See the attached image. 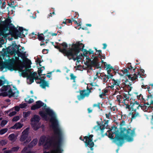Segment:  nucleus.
Here are the masks:
<instances>
[{
	"mask_svg": "<svg viewBox=\"0 0 153 153\" xmlns=\"http://www.w3.org/2000/svg\"><path fill=\"white\" fill-rule=\"evenodd\" d=\"M131 115V120L134 119L137 117H140V114L138 112H130L129 113L128 115Z\"/></svg>",
	"mask_w": 153,
	"mask_h": 153,
	"instance_id": "aec40b11",
	"label": "nucleus"
},
{
	"mask_svg": "<svg viewBox=\"0 0 153 153\" xmlns=\"http://www.w3.org/2000/svg\"><path fill=\"white\" fill-rule=\"evenodd\" d=\"M25 100V102H27L29 104L33 103L34 102L33 99L32 98H30L28 101H26V100Z\"/></svg>",
	"mask_w": 153,
	"mask_h": 153,
	"instance_id": "052dcab7",
	"label": "nucleus"
},
{
	"mask_svg": "<svg viewBox=\"0 0 153 153\" xmlns=\"http://www.w3.org/2000/svg\"><path fill=\"white\" fill-rule=\"evenodd\" d=\"M40 119L39 116L35 115L31 119V122H33L38 123Z\"/></svg>",
	"mask_w": 153,
	"mask_h": 153,
	"instance_id": "5701e85b",
	"label": "nucleus"
},
{
	"mask_svg": "<svg viewBox=\"0 0 153 153\" xmlns=\"http://www.w3.org/2000/svg\"><path fill=\"white\" fill-rule=\"evenodd\" d=\"M139 74V72H138L137 75L136 74H134L133 75L127 74H126V76H128L129 79L133 81L136 80V79H137L138 75Z\"/></svg>",
	"mask_w": 153,
	"mask_h": 153,
	"instance_id": "2eb2a0df",
	"label": "nucleus"
},
{
	"mask_svg": "<svg viewBox=\"0 0 153 153\" xmlns=\"http://www.w3.org/2000/svg\"><path fill=\"white\" fill-rule=\"evenodd\" d=\"M122 71L124 74H125L126 73H127L126 74H130V73L128 71V70L127 68L124 69L123 70H122Z\"/></svg>",
	"mask_w": 153,
	"mask_h": 153,
	"instance_id": "8fccbe9b",
	"label": "nucleus"
},
{
	"mask_svg": "<svg viewBox=\"0 0 153 153\" xmlns=\"http://www.w3.org/2000/svg\"><path fill=\"white\" fill-rule=\"evenodd\" d=\"M76 18H75L74 17H73L71 18L72 22L73 21L75 24H77L78 23V22L76 20Z\"/></svg>",
	"mask_w": 153,
	"mask_h": 153,
	"instance_id": "0e129e2a",
	"label": "nucleus"
},
{
	"mask_svg": "<svg viewBox=\"0 0 153 153\" xmlns=\"http://www.w3.org/2000/svg\"><path fill=\"white\" fill-rule=\"evenodd\" d=\"M77 46L76 47V50H75L72 59L74 61H75L80 59V55H78V54L82 51L83 52V54L81 53V56H88L87 54L89 53V51H87L86 49H84L85 47L84 45L82 43H80V42H77Z\"/></svg>",
	"mask_w": 153,
	"mask_h": 153,
	"instance_id": "20e7f679",
	"label": "nucleus"
},
{
	"mask_svg": "<svg viewBox=\"0 0 153 153\" xmlns=\"http://www.w3.org/2000/svg\"><path fill=\"white\" fill-rule=\"evenodd\" d=\"M23 125L20 123H16L13 126L11 127L12 129H16V130L21 128L23 126Z\"/></svg>",
	"mask_w": 153,
	"mask_h": 153,
	"instance_id": "4be33fe9",
	"label": "nucleus"
},
{
	"mask_svg": "<svg viewBox=\"0 0 153 153\" xmlns=\"http://www.w3.org/2000/svg\"><path fill=\"white\" fill-rule=\"evenodd\" d=\"M63 48V49H60V52L62 53L65 56H66L69 60L72 59L74 53L76 50V47L77 46V42L75 44L73 43L72 45V48L67 50L66 48L68 47L67 44L65 42H63L60 44Z\"/></svg>",
	"mask_w": 153,
	"mask_h": 153,
	"instance_id": "7ed1b4c3",
	"label": "nucleus"
},
{
	"mask_svg": "<svg viewBox=\"0 0 153 153\" xmlns=\"http://www.w3.org/2000/svg\"><path fill=\"white\" fill-rule=\"evenodd\" d=\"M66 21L67 22V23H70L72 24V20L71 19H66Z\"/></svg>",
	"mask_w": 153,
	"mask_h": 153,
	"instance_id": "338daca9",
	"label": "nucleus"
},
{
	"mask_svg": "<svg viewBox=\"0 0 153 153\" xmlns=\"http://www.w3.org/2000/svg\"><path fill=\"white\" fill-rule=\"evenodd\" d=\"M41 35H43V34L42 33L40 34H38V39L40 41H42L45 40V37L41 36Z\"/></svg>",
	"mask_w": 153,
	"mask_h": 153,
	"instance_id": "ea45409f",
	"label": "nucleus"
},
{
	"mask_svg": "<svg viewBox=\"0 0 153 153\" xmlns=\"http://www.w3.org/2000/svg\"><path fill=\"white\" fill-rule=\"evenodd\" d=\"M6 3L5 1H4L3 2L1 8L2 9H4L6 7Z\"/></svg>",
	"mask_w": 153,
	"mask_h": 153,
	"instance_id": "e2e57ef3",
	"label": "nucleus"
},
{
	"mask_svg": "<svg viewBox=\"0 0 153 153\" xmlns=\"http://www.w3.org/2000/svg\"><path fill=\"white\" fill-rule=\"evenodd\" d=\"M16 114V111H13L12 112L10 113L8 116L10 117H11L15 115Z\"/></svg>",
	"mask_w": 153,
	"mask_h": 153,
	"instance_id": "864d4df0",
	"label": "nucleus"
},
{
	"mask_svg": "<svg viewBox=\"0 0 153 153\" xmlns=\"http://www.w3.org/2000/svg\"><path fill=\"white\" fill-rule=\"evenodd\" d=\"M9 89L7 92L9 97L10 98L12 97H18V94H19V92L17 90V89L16 88H15V89L17 91L15 92H13L12 89L10 87Z\"/></svg>",
	"mask_w": 153,
	"mask_h": 153,
	"instance_id": "ddd939ff",
	"label": "nucleus"
},
{
	"mask_svg": "<svg viewBox=\"0 0 153 153\" xmlns=\"http://www.w3.org/2000/svg\"><path fill=\"white\" fill-rule=\"evenodd\" d=\"M9 140L14 142L17 139V136L13 133L10 134L8 137Z\"/></svg>",
	"mask_w": 153,
	"mask_h": 153,
	"instance_id": "a878e982",
	"label": "nucleus"
},
{
	"mask_svg": "<svg viewBox=\"0 0 153 153\" xmlns=\"http://www.w3.org/2000/svg\"><path fill=\"white\" fill-rule=\"evenodd\" d=\"M38 140L37 139H34L28 145V147L32 148L33 146L36 145L37 143Z\"/></svg>",
	"mask_w": 153,
	"mask_h": 153,
	"instance_id": "412c9836",
	"label": "nucleus"
},
{
	"mask_svg": "<svg viewBox=\"0 0 153 153\" xmlns=\"http://www.w3.org/2000/svg\"><path fill=\"white\" fill-rule=\"evenodd\" d=\"M9 88H10V85H4L0 88V90L1 92L6 91L9 89Z\"/></svg>",
	"mask_w": 153,
	"mask_h": 153,
	"instance_id": "c85d7f7f",
	"label": "nucleus"
},
{
	"mask_svg": "<svg viewBox=\"0 0 153 153\" xmlns=\"http://www.w3.org/2000/svg\"><path fill=\"white\" fill-rule=\"evenodd\" d=\"M27 149L28 147H25L22 151V153H27Z\"/></svg>",
	"mask_w": 153,
	"mask_h": 153,
	"instance_id": "6e6d98bb",
	"label": "nucleus"
},
{
	"mask_svg": "<svg viewBox=\"0 0 153 153\" xmlns=\"http://www.w3.org/2000/svg\"><path fill=\"white\" fill-rule=\"evenodd\" d=\"M8 5L10 7L13 8L14 9L16 6V5H15L14 1L11 2L10 4H8Z\"/></svg>",
	"mask_w": 153,
	"mask_h": 153,
	"instance_id": "79ce46f5",
	"label": "nucleus"
},
{
	"mask_svg": "<svg viewBox=\"0 0 153 153\" xmlns=\"http://www.w3.org/2000/svg\"><path fill=\"white\" fill-rule=\"evenodd\" d=\"M123 95V97H124V99L123 100L122 103H125L126 102V100L128 101L130 97L127 94H126L125 93L122 94Z\"/></svg>",
	"mask_w": 153,
	"mask_h": 153,
	"instance_id": "7c9ffc66",
	"label": "nucleus"
},
{
	"mask_svg": "<svg viewBox=\"0 0 153 153\" xmlns=\"http://www.w3.org/2000/svg\"><path fill=\"white\" fill-rule=\"evenodd\" d=\"M100 103L98 102L97 104H94L93 105V107H97L99 109L100 108Z\"/></svg>",
	"mask_w": 153,
	"mask_h": 153,
	"instance_id": "4d7b16f0",
	"label": "nucleus"
},
{
	"mask_svg": "<svg viewBox=\"0 0 153 153\" xmlns=\"http://www.w3.org/2000/svg\"><path fill=\"white\" fill-rule=\"evenodd\" d=\"M98 125L100 126L99 127L101 131V133L103 134V130L105 128V124L102 125V126L100 125V124H99Z\"/></svg>",
	"mask_w": 153,
	"mask_h": 153,
	"instance_id": "f704fd0d",
	"label": "nucleus"
},
{
	"mask_svg": "<svg viewBox=\"0 0 153 153\" xmlns=\"http://www.w3.org/2000/svg\"><path fill=\"white\" fill-rule=\"evenodd\" d=\"M45 69V67L42 66L41 67L38 68V74L39 77L41 76V74L42 73V71Z\"/></svg>",
	"mask_w": 153,
	"mask_h": 153,
	"instance_id": "72a5a7b5",
	"label": "nucleus"
},
{
	"mask_svg": "<svg viewBox=\"0 0 153 153\" xmlns=\"http://www.w3.org/2000/svg\"><path fill=\"white\" fill-rule=\"evenodd\" d=\"M28 136L27 132L25 131L24 130L22 132L21 137L20 139V140L21 142L24 141L27 139Z\"/></svg>",
	"mask_w": 153,
	"mask_h": 153,
	"instance_id": "6ab92c4d",
	"label": "nucleus"
},
{
	"mask_svg": "<svg viewBox=\"0 0 153 153\" xmlns=\"http://www.w3.org/2000/svg\"><path fill=\"white\" fill-rule=\"evenodd\" d=\"M7 144V142L5 140H2L0 141V145L4 146Z\"/></svg>",
	"mask_w": 153,
	"mask_h": 153,
	"instance_id": "de8ad7c7",
	"label": "nucleus"
},
{
	"mask_svg": "<svg viewBox=\"0 0 153 153\" xmlns=\"http://www.w3.org/2000/svg\"><path fill=\"white\" fill-rule=\"evenodd\" d=\"M8 94L7 92H4L1 93L0 94V95L1 96H2L3 97H6L8 95Z\"/></svg>",
	"mask_w": 153,
	"mask_h": 153,
	"instance_id": "bf43d9fd",
	"label": "nucleus"
},
{
	"mask_svg": "<svg viewBox=\"0 0 153 153\" xmlns=\"http://www.w3.org/2000/svg\"><path fill=\"white\" fill-rule=\"evenodd\" d=\"M19 30L21 34L20 38H22V36L25 37V35H27L28 34L27 30L26 29H24L22 27H19Z\"/></svg>",
	"mask_w": 153,
	"mask_h": 153,
	"instance_id": "f3484780",
	"label": "nucleus"
},
{
	"mask_svg": "<svg viewBox=\"0 0 153 153\" xmlns=\"http://www.w3.org/2000/svg\"><path fill=\"white\" fill-rule=\"evenodd\" d=\"M27 76V79L29 80V81L30 82V83L33 82H34V80L35 79L36 81V79H37V76L35 78L33 77L30 75H28Z\"/></svg>",
	"mask_w": 153,
	"mask_h": 153,
	"instance_id": "cd10ccee",
	"label": "nucleus"
},
{
	"mask_svg": "<svg viewBox=\"0 0 153 153\" xmlns=\"http://www.w3.org/2000/svg\"><path fill=\"white\" fill-rule=\"evenodd\" d=\"M38 124V123L36 122H31V126L34 130L36 131L39 128V126Z\"/></svg>",
	"mask_w": 153,
	"mask_h": 153,
	"instance_id": "b1692460",
	"label": "nucleus"
},
{
	"mask_svg": "<svg viewBox=\"0 0 153 153\" xmlns=\"http://www.w3.org/2000/svg\"><path fill=\"white\" fill-rule=\"evenodd\" d=\"M137 97L138 100H141L140 99V97H141L142 100V101L143 102H145L146 101V100L143 98V96L141 94L139 95H137Z\"/></svg>",
	"mask_w": 153,
	"mask_h": 153,
	"instance_id": "c9c22d12",
	"label": "nucleus"
},
{
	"mask_svg": "<svg viewBox=\"0 0 153 153\" xmlns=\"http://www.w3.org/2000/svg\"><path fill=\"white\" fill-rule=\"evenodd\" d=\"M117 101L119 103H122L123 102V100L124 99L123 97V95L121 94L120 95H117Z\"/></svg>",
	"mask_w": 153,
	"mask_h": 153,
	"instance_id": "bb28decb",
	"label": "nucleus"
},
{
	"mask_svg": "<svg viewBox=\"0 0 153 153\" xmlns=\"http://www.w3.org/2000/svg\"><path fill=\"white\" fill-rule=\"evenodd\" d=\"M90 65L91 66V68L92 67H95L97 69L99 68H101V67L100 66L99 63L98 62L95 61V59H93L90 62Z\"/></svg>",
	"mask_w": 153,
	"mask_h": 153,
	"instance_id": "dca6fc26",
	"label": "nucleus"
},
{
	"mask_svg": "<svg viewBox=\"0 0 153 153\" xmlns=\"http://www.w3.org/2000/svg\"><path fill=\"white\" fill-rule=\"evenodd\" d=\"M87 90H80L79 91V95L77 96V98L79 100H83L85 97H88L91 92V89H89L88 87L87 88Z\"/></svg>",
	"mask_w": 153,
	"mask_h": 153,
	"instance_id": "6e6552de",
	"label": "nucleus"
},
{
	"mask_svg": "<svg viewBox=\"0 0 153 153\" xmlns=\"http://www.w3.org/2000/svg\"><path fill=\"white\" fill-rule=\"evenodd\" d=\"M37 79H36V82L37 84H40V86L42 88H45L46 87H49V82L46 81L45 80L42 79H38V77H37Z\"/></svg>",
	"mask_w": 153,
	"mask_h": 153,
	"instance_id": "9b49d317",
	"label": "nucleus"
},
{
	"mask_svg": "<svg viewBox=\"0 0 153 153\" xmlns=\"http://www.w3.org/2000/svg\"><path fill=\"white\" fill-rule=\"evenodd\" d=\"M153 107L149 105V106H148L147 108H148V112H151L153 110Z\"/></svg>",
	"mask_w": 153,
	"mask_h": 153,
	"instance_id": "5fc2aeb1",
	"label": "nucleus"
},
{
	"mask_svg": "<svg viewBox=\"0 0 153 153\" xmlns=\"http://www.w3.org/2000/svg\"><path fill=\"white\" fill-rule=\"evenodd\" d=\"M20 108V106H15L14 107V110L17 111H19Z\"/></svg>",
	"mask_w": 153,
	"mask_h": 153,
	"instance_id": "69168bd1",
	"label": "nucleus"
},
{
	"mask_svg": "<svg viewBox=\"0 0 153 153\" xmlns=\"http://www.w3.org/2000/svg\"><path fill=\"white\" fill-rule=\"evenodd\" d=\"M19 119V117L18 116H16L13 117L12 119V121L13 122H16Z\"/></svg>",
	"mask_w": 153,
	"mask_h": 153,
	"instance_id": "49530a36",
	"label": "nucleus"
},
{
	"mask_svg": "<svg viewBox=\"0 0 153 153\" xmlns=\"http://www.w3.org/2000/svg\"><path fill=\"white\" fill-rule=\"evenodd\" d=\"M7 131L8 129L7 128H5L1 129L0 130V134L2 135L4 134Z\"/></svg>",
	"mask_w": 153,
	"mask_h": 153,
	"instance_id": "e433bc0d",
	"label": "nucleus"
},
{
	"mask_svg": "<svg viewBox=\"0 0 153 153\" xmlns=\"http://www.w3.org/2000/svg\"><path fill=\"white\" fill-rule=\"evenodd\" d=\"M19 147L18 146L13 147L11 149V151H12V152H17L19 149Z\"/></svg>",
	"mask_w": 153,
	"mask_h": 153,
	"instance_id": "a18cd8bd",
	"label": "nucleus"
},
{
	"mask_svg": "<svg viewBox=\"0 0 153 153\" xmlns=\"http://www.w3.org/2000/svg\"><path fill=\"white\" fill-rule=\"evenodd\" d=\"M104 65L106 67V70H107V74H112L111 73V69H112L113 71V73H116L115 71V69L114 68H113L111 66L110 64H107L106 62H105L104 63Z\"/></svg>",
	"mask_w": 153,
	"mask_h": 153,
	"instance_id": "4468645a",
	"label": "nucleus"
},
{
	"mask_svg": "<svg viewBox=\"0 0 153 153\" xmlns=\"http://www.w3.org/2000/svg\"><path fill=\"white\" fill-rule=\"evenodd\" d=\"M37 74L36 72H35L32 73H30L29 75H30V76H33V77L35 78L37 76H36Z\"/></svg>",
	"mask_w": 153,
	"mask_h": 153,
	"instance_id": "13d9d810",
	"label": "nucleus"
},
{
	"mask_svg": "<svg viewBox=\"0 0 153 153\" xmlns=\"http://www.w3.org/2000/svg\"><path fill=\"white\" fill-rule=\"evenodd\" d=\"M93 134H90L88 136H85L84 137V139H82L81 136L79 137V139L85 143V146H88L90 148L91 150H93V147L94 146V143L93 141Z\"/></svg>",
	"mask_w": 153,
	"mask_h": 153,
	"instance_id": "39448f33",
	"label": "nucleus"
},
{
	"mask_svg": "<svg viewBox=\"0 0 153 153\" xmlns=\"http://www.w3.org/2000/svg\"><path fill=\"white\" fill-rule=\"evenodd\" d=\"M12 47L9 46L6 48V51L4 52L10 54L12 55L15 54L17 51V50H19L20 45H17L16 43H13L12 44Z\"/></svg>",
	"mask_w": 153,
	"mask_h": 153,
	"instance_id": "423d86ee",
	"label": "nucleus"
},
{
	"mask_svg": "<svg viewBox=\"0 0 153 153\" xmlns=\"http://www.w3.org/2000/svg\"><path fill=\"white\" fill-rule=\"evenodd\" d=\"M124 104L125 105H126V109H128L130 111L131 109V106H130V105H129L127 102H125V103H122Z\"/></svg>",
	"mask_w": 153,
	"mask_h": 153,
	"instance_id": "a19ab883",
	"label": "nucleus"
},
{
	"mask_svg": "<svg viewBox=\"0 0 153 153\" xmlns=\"http://www.w3.org/2000/svg\"><path fill=\"white\" fill-rule=\"evenodd\" d=\"M30 114V111H28L27 112L23 113V117L24 118H26L29 117Z\"/></svg>",
	"mask_w": 153,
	"mask_h": 153,
	"instance_id": "58836bf2",
	"label": "nucleus"
},
{
	"mask_svg": "<svg viewBox=\"0 0 153 153\" xmlns=\"http://www.w3.org/2000/svg\"><path fill=\"white\" fill-rule=\"evenodd\" d=\"M3 153H12V152L11 150H7L4 151Z\"/></svg>",
	"mask_w": 153,
	"mask_h": 153,
	"instance_id": "774afa93",
	"label": "nucleus"
},
{
	"mask_svg": "<svg viewBox=\"0 0 153 153\" xmlns=\"http://www.w3.org/2000/svg\"><path fill=\"white\" fill-rule=\"evenodd\" d=\"M150 94L148 95L147 96V101L148 100L149 98H150L151 99H152H152H153V96L151 94V93H150V94Z\"/></svg>",
	"mask_w": 153,
	"mask_h": 153,
	"instance_id": "680f3d73",
	"label": "nucleus"
},
{
	"mask_svg": "<svg viewBox=\"0 0 153 153\" xmlns=\"http://www.w3.org/2000/svg\"><path fill=\"white\" fill-rule=\"evenodd\" d=\"M15 54H17L18 56L21 57L22 59L24 60V61H26V57L25 56V52L24 53H22L19 51V50H17V51L15 53Z\"/></svg>",
	"mask_w": 153,
	"mask_h": 153,
	"instance_id": "a211bd4d",
	"label": "nucleus"
},
{
	"mask_svg": "<svg viewBox=\"0 0 153 153\" xmlns=\"http://www.w3.org/2000/svg\"><path fill=\"white\" fill-rule=\"evenodd\" d=\"M0 79H2L3 80L0 79V86L5 84L6 81L4 76H1L0 77Z\"/></svg>",
	"mask_w": 153,
	"mask_h": 153,
	"instance_id": "473e14b6",
	"label": "nucleus"
},
{
	"mask_svg": "<svg viewBox=\"0 0 153 153\" xmlns=\"http://www.w3.org/2000/svg\"><path fill=\"white\" fill-rule=\"evenodd\" d=\"M70 76L71 77L70 79L71 80H74L73 82H75V80L76 77L74 76L73 73H71L70 74Z\"/></svg>",
	"mask_w": 153,
	"mask_h": 153,
	"instance_id": "c03bdc74",
	"label": "nucleus"
},
{
	"mask_svg": "<svg viewBox=\"0 0 153 153\" xmlns=\"http://www.w3.org/2000/svg\"><path fill=\"white\" fill-rule=\"evenodd\" d=\"M46 105L44 103L42 102L40 100H39L36 102V104L35 105H33L32 106V107H31V109L32 110H34L36 109L39 108L42 106H44L45 107L44 109H45V112L44 111L43 112L45 113H47L45 111V108H45L46 107ZM48 108L50 110V109L49 108ZM52 111H53L52 110Z\"/></svg>",
	"mask_w": 153,
	"mask_h": 153,
	"instance_id": "9d476101",
	"label": "nucleus"
},
{
	"mask_svg": "<svg viewBox=\"0 0 153 153\" xmlns=\"http://www.w3.org/2000/svg\"><path fill=\"white\" fill-rule=\"evenodd\" d=\"M0 69L1 71H2L4 68L7 69L10 71L15 70V68L13 65V64L12 62L5 63L0 62Z\"/></svg>",
	"mask_w": 153,
	"mask_h": 153,
	"instance_id": "1a4fd4ad",
	"label": "nucleus"
},
{
	"mask_svg": "<svg viewBox=\"0 0 153 153\" xmlns=\"http://www.w3.org/2000/svg\"><path fill=\"white\" fill-rule=\"evenodd\" d=\"M45 111L47 113L43 111H39V114L46 121L48 120V115L51 117L50 121L51 123V126L53 130L54 135L51 137L50 138H47L46 141V137L45 136H42L41 137L39 141L42 144L45 143L44 147L45 149H49L52 147L56 153H61L63 151L61 149L63 137L62 131L59 127L54 112L48 108H45Z\"/></svg>",
	"mask_w": 153,
	"mask_h": 153,
	"instance_id": "f257e3e1",
	"label": "nucleus"
},
{
	"mask_svg": "<svg viewBox=\"0 0 153 153\" xmlns=\"http://www.w3.org/2000/svg\"><path fill=\"white\" fill-rule=\"evenodd\" d=\"M135 128L131 130L130 128L126 129V128H122L120 133L111 132V130L107 132L109 133L108 137L114 139V142L118 146H121L126 140L128 142H131L133 140V137L135 134Z\"/></svg>",
	"mask_w": 153,
	"mask_h": 153,
	"instance_id": "f03ea898",
	"label": "nucleus"
},
{
	"mask_svg": "<svg viewBox=\"0 0 153 153\" xmlns=\"http://www.w3.org/2000/svg\"><path fill=\"white\" fill-rule=\"evenodd\" d=\"M89 62H88V61L86 60L85 62V64L87 66V67L88 70H93V69L92 68H91V66L90 65V63H89Z\"/></svg>",
	"mask_w": 153,
	"mask_h": 153,
	"instance_id": "2f4dec72",
	"label": "nucleus"
},
{
	"mask_svg": "<svg viewBox=\"0 0 153 153\" xmlns=\"http://www.w3.org/2000/svg\"><path fill=\"white\" fill-rule=\"evenodd\" d=\"M51 34L50 33H47V34L45 35V36H44V37H47V39H46V40L48 41H49V39L51 37Z\"/></svg>",
	"mask_w": 153,
	"mask_h": 153,
	"instance_id": "37998d69",
	"label": "nucleus"
},
{
	"mask_svg": "<svg viewBox=\"0 0 153 153\" xmlns=\"http://www.w3.org/2000/svg\"><path fill=\"white\" fill-rule=\"evenodd\" d=\"M27 106V105L25 103L21 104L19 105L20 108H25Z\"/></svg>",
	"mask_w": 153,
	"mask_h": 153,
	"instance_id": "3c124183",
	"label": "nucleus"
},
{
	"mask_svg": "<svg viewBox=\"0 0 153 153\" xmlns=\"http://www.w3.org/2000/svg\"><path fill=\"white\" fill-rule=\"evenodd\" d=\"M105 76L106 77V78H107V79L108 80L110 78L112 79V77L113 76V75L112 74H108V75H105Z\"/></svg>",
	"mask_w": 153,
	"mask_h": 153,
	"instance_id": "603ef678",
	"label": "nucleus"
},
{
	"mask_svg": "<svg viewBox=\"0 0 153 153\" xmlns=\"http://www.w3.org/2000/svg\"><path fill=\"white\" fill-rule=\"evenodd\" d=\"M7 121L6 120H3L2 121L1 123V126L3 127L7 123Z\"/></svg>",
	"mask_w": 153,
	"mask_h": 153,
	"instance_id": "09e8293b",
	"label": "nucleus"
},
{
	"mask_svg": "<svg viewBox=\"0 0 153 153\" xmlns=\"http://www.w3.org/2000/svg\"><path fill=\"white\" fill-rule=\"evenodd\" d=\"M130 100H131V99H130ZM129 102H130V106H131L132 111L135 112L137 109H139V108L140 107V105L137 101L132 100V101L131 100Z\"/></svg>",
	"mask_w": 153,
	"mask_h": 153,
	"instance_id": "f8f14e48",
	"label": "nucleus"
},
{
	"mask_svg": "<svg viewBox=\"0 0 153 153\" xmlns=\"http://www.w3.org/2000/svg\"><path fill=\"white\" fill-rule=\"evenodd\" d=\"M127 68L128 69V70H130L131 72H135V70L137 68L136 67L135 68H134L132 67L131 63H128L127 64Z\"/></svg>",
	"mask_w": 153,
	"mask_h": 153,
	"instance_id": "393cba45",
	"label": "nucleus"
},
{
	"mask_svg": "<svg viewBox=\"0 0 153 153\" xmlns=\"http://www.w3.org/2000/svg\"><path fill=\"white\" fill-rule=\"evenodd\" d=\"M23 64L26 65L25 66V69L24 70H22L21 74L23 76L28 75L27 72H30V70L29 68L31 67V64H32L31 61L28 58H26V61L23 62Z\"/></svg>",
	"mask_w": 153,
	"mask_h": 153,
	"instance_id": "0eeeda50",
	"label": "nucleus"
},
{
	"mask_svg": "<svg viewBox=\"0 0 153 153\" xmlns=\"http://www.w3.org/2000/svg\"><path fill=\"white\" fill-rule=\"evenodd\" d=\"M113 82H112V84H113L114 85H117V86H119V85L120 83V81L118 79L115 80L114 79H112Z\"/></svg>",
	"mask_w": 153,
	"mask_h": 153,
	"instance_id": "c756f323",
	"label": "nucleus"
},
{
	"mask_svg": "<svg viewBox=\"0 0 153 153\" xmlns=\"http://www.w3.org/2000/svg\"><path fill=\"white\" fill-rule=\"evenodd\" d=\"M140 107L141 108V109L143 110L144 111H148V108H147L148 107L147 106L145 105H141Z\"/></svg>",
	"mask_w": 153,
	"mask_h": 153,
	"instance_id": "4c0bfd02",
	"label": "nucleus"
}]
</instances>
